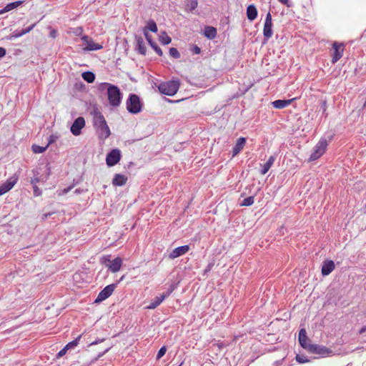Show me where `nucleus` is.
Masks as SVG:
<instances>
[{
    "label": "nucleus",
    "mask_w": 366,
    "mask_h": 366,
    "mask_svg": "<svg viewBox=\"0 0 366 366\" xmlns=\"http://www.w3.org/2000/svg\"><path fill=\"white\" fill-rule=\"evenodd\" d=\"M97 89L100 92H107L109 104L111 107L117 108L121 104L123 95L117 85L108 82H102L98 85Z\"/></svg>",
    "instance_id": "f257e3e1"
},
{
    "label": "nucleus",
    "mask_w": 366,
    "mask_h": 366,
    "mask_svg": "<svg viewBox=\"0 0 366 366\" xmlns=\"http://www.w3.org/2000/svg\"><path fill=\"white\" fill-rule=\"evenodd\" d=\"M92 115L93 126L99 138L100 139L105 140L110 136L111 131L104 115L98 110V109H94Z\"/></svg>",
    "instance_id": "f03ea898"
},
{
    "label": "nucleus",
    "mask_w": 366,
    "mask_h": 366,
    "mask_svg": "<svg viewBox=\"0 0 366 366\" xmlns=\"http://www.w3.org/2000/svg\"><path fill=\"white\" fill-rule=\"evenodd\" d=\"M333 137V134L328 135V140L325 137H321L318 142L313 147L312 152L309 157V162H314L320 158L326 152L328 146V142L332 141Z\"/></svg>",
    "instance_id": "7ed1b4c3"
},
{
    "label": "nucleus",
    "mask_w": 366,
    "mask_h": 366,
    "mask_svg": "<svg viewBox=\"0 0 366 366\" xmlns=\"http://www.w3.org/2000/svg\"><path fill=\"white\" fill-rule=\"evenodd\" d=\"M179 86V80L178 79L173 78L169 81L160 83L157 86V88L161 94L172 97L177 94Z\"/></svg>",
    "instance_id": "20e7f679"
},
{
    "label": "nucleus",
    "mask_w": 366,
    "mask_h": 366,
    "mask_svg": "<svg viewBox=\"0 0 366 366\" xmlns=\"http://www.w3.org/2000/svg\"><path fill=\"white\" fill-rule=\"evenodd\" d=\"M126 107L129 113L137 114L142 112L143 104L137 94L131 93L127 99Z\"/></svg>",
    "instance_id": "39448f33"
},
{
    "label": "nucleus",
    "mask_w": 366,
    "mask_h": 366,
    "mask_svg": "<svg viewBox=\"0 0 366 366\" xmlns=\"http://www.w3.org/2000/svg\"><path fill=\"white\" fill-rule=\"evenodd\" d=\"M101 262L108 267L112 272L115 273L120 270L122 265V259L117 257L111 260L109 256H104L102 257Z\"/></svg>",
    "instance_id": "423d86ee"
},
{
    "label": "nucleus",
    "mask_w": 366,
    "mask_h": 366,
    "mask_svg": "<svg viewBox=\"0 0 366 366\" xmlns=\"http://www.w3.org/2000/svg\"><path fill=\"white\" fill-rule=\"evenodd\" d=\"M117 286V283H112L106 286L102 290L99 292L94 300V303H100L109 298L114 292Z\"/></svg>",
    "instance_id": "0eeeda50"
},
{
    "label": "nucleus",
    "mask_w": 366,
    "mask_h": 366,
    "mask_svg": "<svg viewBox=\"0 0 366 366\" xmlns=\"http://www.w3.org/2000/svg\"><path fill=\"white\" fill-rule=\"evenodd\" d=\"M272 26H273V24H272V15H271L270 12H268L265 17L264 28H263V35H264V41H268L272 36V34H273Z\"/></svg>",
    "instance_id": "6e6552de"
},
{
    "label": "nucleus",
    "mask_w": 366,
    "mask_h": 366,
    "mask_svg": "<svg viewBox=\"0 0 366 366\" xmlns=\"http://www.w3.org/2000/svg\"><path fill=\"white\" fill-rule=\"evenodd\" d=\"M122 154L119 149H112L106 157V163L108 167H113L118 164L121 159Z\"/></svg>",
    "instance_id": "1a4fd4ad"
},
{
    "label": "nucleus",
    "mask_w": 366,
    "mask_h": 366,
    "mask_svg": "<svg viewBox=\"0 0 366 366\" xmlns=\"http://www.w3.org/2000/svg\"><path fill=\"white\" fill-rule=\"evenodd\" d=\"M18 179L19 176L16 174H14L12 177L7 179L6 181L0 186V196L10 191L16 184Z\"/></svg>",
    "instance_id": "9d476101"
},
{
    "label": "nucleus",
    "mask_w": 366,
    "mask_h": 366,
    "mask_svg": "<svg viewBox=\"0 0 366 366\" xmlns=\"http://www.w3.org/2000/svg\"><path fill=\"white\" fill-rule=\"evenodd\" d=\"M307 350L311 353L323 356L330 355L332 353V352L325 346L315 344L310 345Z\"/></svg>",
    "instance_id": "9b49d317"
},
{
    "label": "nucleus",
    "mask_w": 366,
    "mask_h": 366,
    "mask_svg": "<svg viewBox=\"0 0 366 366\" xmlns=\"http://www.w3.org/2000/svg\"><path fill=\"white\" fill-rule=\"evenodd\" d=\"M85 127V120L84 117H77L71 124L70 127V131L71 134L74 136H79L81 129Z\"/></svg>",
    "instance_id": "f8f14e48"
},
{
    "label": "nucleus",
    "mask_w": 366,
    "mask_h": 366,
    "mask_svg": "<svg viewBox=\"0 0 366 366\" xmlns=\"http://www.w3.org/2000/svg\"><path fill=\"white\" fill-rule=\"evenodd\" d=\"M81 39L86 45V47L84 48V50L86 51H98L103 48L102 45L94 42V41L87 35H83Z\"/></svg>",
    "instance_id": "ddd939ff"
},
{
    "label": "nucleus",
    "mask_w": 366,
    "mask_h": 366,
    "mask_svg": "<svg viewBox=\"0 0 366 366\" xmlns=\"http://www.w3.org/2000/svg\"><path fill=\"white\" fill-rule=\"evenodd\" d=\"M343 46V44H340L339 43L335 41L332 44V49L334 50L333 54L332 55V62L333 64L338 61L343 55L344 49L341 48Z\"/></svg>",
    "instance_id": "4468645a"
},
{
    "label": "nucleus",
    "mask_w": 366,
    "mask_h": 366,
    "mask_svg": "<svg viewBox=\"0 0 366 366\" xmlns=\"http://www.w3.org/2000/svg\"><path fill=\"white\" fill-rule=\"evenodd\" d=\"M36 23H34L31 26H29L25 29H23L22 30H20V31L16 30L10 35L6 36V39L11 41V40L16 39L17 38H19V37L22 36L23 35H24L27 33H29L36 26Z\"/></svg>",
    "instance_id": "2eb2a0df"
},
{
    "label": "nucleus",
    "mask_w": 366,
    "mask_h": 366,
    "mask_svg": "<svg viewBox=\"0 0 366 366\" xmlns=\"http://www.w3.org/2000/svg\"><path fill=\"white\" fill-rule=\"evenodd\" d=\"M189 249V246L182 245L174 248L169 254V258L174 259L186 254Z\"/></svg>",
    "instance_id": "dca6fc26"
},
{
    "label": "nucleus",
    "mask_w": 366,
    "mask_h": 366,
    "mask_svg": "<svg viewBox=\"0 0 366 366\" xmlns=\"http://www.w3.org/2000/svg\"><path fill=\"white\" fill-rule=\"evenodd\" d=\"M335 267V265L332 260L324 261L321 269L322 276L329 275L334 270Z\"/></svg>",
    "instance_id": "f3484780"
},
{
    "label": "nucleus",
    "mask_w": 366,
    "mask_h": 366,
    "mask_svg": "<svg viewBox=\"0 0 366 366\" xmlns=\"http://www.w3.org/2000/svg\"><path fill=\"white\" fill-rule=\"evenodd\" d=\"M144 35L149 44V46L155 51V52L159 56L163 55V51L161 48L157 45L156 42L152 41L151 36L148 34L147 31L144 30Z\"/></svg>",
    "instance_id": "a211bd4d"
},
{
    "label": "nucleus",
    "mask_w": 366,
    "mask_h": 366,
    "mask_svg": "<svg viewBox=\"0 0 366 366\" xmlns=\"http://www.w3.org/2000/svg\"><path fill=\"white\" fill-rule=\"evenodd\" d=\"M308 340H309V339L307 335L306 330L304 328L301 329L299 331V335H298V341H299L300 346L302 348L307 350V347H309V345H310V344L307 343Z\"/></svg>",
    "instance_id": "6ab92c4d"
},
{
    "label": "nucleus",
    "mask_w": 366,
    "mask_h": 366,
    "mask_svg": "<svg viewBox=\"0 0 366 366\" xmlns=\"http://www.w3.org/2000/svg\"><path fill=\"white\" fill-rule=\"evenodd\" d=\"M247 139L245 137H239L237 139L235 145L232 148V157L237 155L244 148Z\"/></svg>",
    "instance_id": "aec40b11"
},
{
    "label": "nucleus",
    "mask_w": 366,
    "mask_h": 366,
    "mask_svg": "<svg viewBox=\"0 0 366 366\" xmlns=\"http://www.w3.org/2000/svg\"><path fill=\"white\" fill-rule=\"evenodd\" d=\"M295 99H277L272 102V104L274 108L282 109L287 106H289Z\"/></svg>",
    "instance_id": "412c9836"
},
{
    "label": "nucleus",
    "mask_w": 366,
    "mask_h": 366,
    "mask_svg": "<svg viewBox=\"0 0 366 366\" xmlns=\"http://www.w3.org/2000/svg\"><path fill=\"white\" fill-rule=\"evenodd\" d=\"M247 17L250 21H254L257 17L258 14L257 9L256 6L254 4H249L247 7V11H246Z\"/></svg>",
    "instance_id": "4be33fe9"
},
{
    "label": "nucleus",
    "mask_w": 366,
    "mask_h": 366,
    "mask_svg": "<svg viewBox=\"0 0 366 366\" xmlns=\"http://www.w3.org/2000/svg\"><path fill=\"white\" fill-rule=\"evenodd\" d=\"M127 181V177L122 174H116L112 179V184L114 186L122 187L124 186Z\"/></svg>",
    "instance_id": "5701e85b"
},
{
    "label": "nucleus",
    "mask_w": 366,
    "mask_h": 366,
    "mask_svg": "<svg viewBox=\"0 0 366 366\" xmlns=\"http://www.w3.org/2000/svg\"><path fill=\"white\" fill-rule=\"evenodd\" d=\"M204 36L208 39H214L217 36V29L212 26H206L204 30Z\"/></svg>",
    "instance_id": "b1692460"
},
{
    "label": "nucleus",
    "mask_w": 366,
    "mask_h": 366,
    "mask_svg": "<svg viewBox=\"0 0 366 366\" xmlns=\"http://www.w3.org/2000/svg\"><path fill=\"white\" fill-rule=\"evenodd\" d=\"M275 161V157L274 156H270L266 163H264L262 166V169L260 170V174L262 175H264L271 168V167L273 165L274 162Z\"/></svg>",
    "instance_id": "393cba45"
},
{
    "label": "nucleus",
    "mask_w": 366,
    "mask_h": 366,
    "mask_svg": "<svg viewBox=\"0 0 366 366\" xmlns=\"http://www.w3.org/2000/svg\"><path fill=\"white\" fill-rule=\"evenodd\" d=\"M24 1H16L7 4L2 10L0 11V14L9 11L12 9L17 8L19 6L24 4Z\"/></svg>",
    "instance_id": "a878e982"
},
{
    "label": "nucleus",
    "mask_w": 366,
    "mask_h": 366,
    "mask_svg": "<svg viewBox=\"0 0 366 366\" xmlns=\"http://www.w3.org/2000/svg\"><path fill=\"white\" fill-rule=\"evenodd\" d=\"M136 41H137L136 49H137V51L142 55H145L147 49H146V46L144 45L143 39L141 36H139V37L137 38Z\"/></svg>",
    "instance_id": "bb28decb"
},
{
    "label": "nucleus",
    "mask_w": 366,
    "mask_h": 366,
    "mask_svg": "<svg viewBox=\"0 0 366 366\" xmlns=\"http://www.w3.org/2000/svg\"><path fill=\"white\" fill-rule=\"evenodd\" d=\"M164 300V297H162L161 295L156 297L154 300H152L150 304L148 306H147V309L154 310L157 308Z\"/></svg>",
    "instance_id": "cd10ccee"
},
{
    "label": "nucleus",
    "mask_w": 366,
    "mask_h": 366,
    "mask_svg": "<svg viewBox=\"0 0 366 366\" xmlns=\"http://www.w3.org/2000/svg\"><path fill=\"white\" fill-rule=\"evenodd\" d=\"M327 102L326 99H321L319 104V111L322 112V117L326 119L328 117V113L327 112Z\"/></svg>",
    "instance_id": "c85d7f7f"
},
{
    "label": "nucleus",
    "mask_w": 366,
    "mask_h": 366,
    "mask_svg": "<svg viewBox=\"0 0 366 366\" xmlns=\"http://www.w3.org/2000/svg\"><path fill=\"white\" fill-rule=\"evenodd\" d=\"M82 79L87 83H93L95 80V74L92 71H84L81 74Z\"/></svg>",
    "instance_id": "c756f323"
},
{
    "label": "nucleus",
    "mask_w": 366,
    "mask_h": 366,
    "mask_svg": "<svg viewBox=\"0 0 366 366\" xmlns=\"http://www.w3.org/2000/svg\"><path fill=\"white\" fill-rule=\"evenodd\" d=\"M147 29L151 31L152 32H157L158 29L156 22L153 19H149L147 23V26L144 30L147 31Z\"/></svg>",
    "instance_id": "7c9ffc66"
},
{
    "label": "nucleus",
    "mask_w": 366,
    "mask_h": 366,
    "mask_svg": "<svg viewBox=\"0 0 366 366\" xmlns=\"http://www.w3.org/2000/svg\"><path fill=\"white\" fill-rule=\"evenodd\" d=\"M198 6L197 0H188L186 4L187 10L192 12Z\"/></svg>",
    "instance_id": "2f4dec72"
},
{
    "label": "nucleus",
    "mask_w": 366,
    "mask_h": 366,
    "mask_svg": "<svg viewBox=\"0 0 366 366\" xmlns=\"http://www.w3.org/2000/svg\"><path fill=\"white\" fill-rule=\"evenodd\" d=\"M159 41L162 44L167 45L169 44L172 41V38L169 36L166 32H163L162 35L159 36Z\"/></svg>",
    "instance_id": "473e14b6"
},
{
    "label": "nucleus",
    "mask_w": 366,
    "mask_h": 366,
    "mask_svg": "<svg viewBox=\"0 0 366 366\" xmlns=\"http://www.w3.org/2000/svg\"><path fill=\"white\" fill-rule=\"evenodd\" d=\"M48 148V145L41 147L37 144H33L31 147L32 152L35 154H41L45 152Z\"/></svg>",
    "instance_id": "72a5a7b5"
},
{
    "label": "nucleus",
    "mask_w": 366,
    "mask_h": 366,
    "mask_svg": "<svg viewBox=\"0 0 366 366\" xmlns=\"http://www.w3.org/2000/svg\"><path fill=\"white\" fill-rule=\"evenodd\" d=\"M254 201V198L253 196H249L243 199V201L239 204L240 206L242 207H249L253 204Z\"/></svg>",
    "instance_id": "f704fd0d"
},
{
    "label": "nucleus",
    "mask_w": 366,
    "mask_h": 366,
    "mask_svg": "<svg viewBox=\"0 0 366 366\" xmlns=\"http://www.w3.org/2000/svg\"><path fill=\"white\" fill-rule=\"evenodd\" d=\"M81 335H79L76 338H75L74 340H72V341L69 342V343H67L65 345L66 349L69 350L70 349H73L75 347H76L78 345V344H79V340L81 339Z\"/></svg>",
    "instance_id": "c9c22d12"
},
{
    "label": "nucleus",
    "mask_w": 366,
    "mask_h": 366,
    "mask_svg": "<svg viewBox=\"0 0 366 366\" xmlns=\"http://www.w3.org/2000/svg\"><path fill=\"white\" fill-rule=\"evenodd\" d=\"M111 347L112 346L108 345L102 352H99V354L92 360L91 363H94L97 362L99 358L107 353L110 350Z\"/></svg>",
    "instance_id": "e433bc0d"
},
{
    "label": "nucleus",
    "mask_w": 366,
    "mask_h": 366,
    "mask_svg": "<svg viewBox=\"0 0 366 366\" xmlns=\"http://www.w3.org/2000/svg\"><path fill=\"white\" fill-rule=\"evenodd\" d=\"M295 360L298 363L303 364L310 362V360L303 355H297L295 357Z\"/></svg>",
    "instance_id": "4c0bfd02"
},
{
    "label": "nucleus",
    "mask_w": 366,
    "mask_h": 366,
    "mask_svg": "<svg viewBox=\"0 0 366 366\" xmlns=\"http://www.w3.org/2000/svg\"><path fill=\"white\" fill-rule=\"evenodd\" d=\"M34 177L31 179V184L32 185H36L37 183L41 181V178L39 177V172L37 171H33Z\"/></svg>",
    "instance_id": "58836bf2"
},
{
    "label": "nucleus",
    "mask_w": 366,
    "mask_h": 366,
    "mask_svg": "<svg viewBox=\"0 0 366 366\" xmlns=\"http://www.w3.org/2000/svg\"><path fill=\"white\" fill-rule=\"evenodd\" d=\"M176 289V285L174 284H172L167 289V292L162 295H161L162 297H164V300L169 297L173 291Z\"/></svg>",
    "instance_id": "ea45409f"
},
{
    "label": "nucleus",
    "mask_w": 366,
    "mask_h": 366,
    "mask_svg": "<svg viewBox=\"0 0 366 366\" xmlns=\"http://www.w3.org/2000/svg\"><path fill=\"white\" fill-rule=\"evenodd\" d=\"M169 55L174 59H178L180 57V53L174 47H172L169 49Z\"/></svg>",
    "instance_id": "a19ab883"
},
{
    "label": "nucleus",
    "mask_w": 366,
    "mask_h": 366,
    "mask_svg": "<svg viewBox=\"0 0 366 366\" xmlns=\"http://www.w3.org/2000/svg\"><path fill=\"white\" fill-rule=\"evenodd\" d=\"M167 352V347L166 346H162L158 351L157 352V360H159L160 358H162L166 353Z\"/></svg>",
    "instance_id": "79ce46f5"
},
{
    "label": "nucleus",
    "mask_w": 366,
    "mask_h": 366,
    "mask_svg": "<svg viewBox=\"0 0 366 366\" xmlns=\"http://www.w3.org/2000/svg\"><path fill=\"white\" fill-rule=\"evenodd\" d=\"M32 187H33V192H34V195L35 197H39L42 194V192L41 190L38 187L37 185H32Z\"/></svg>",
    "instance_id": "37998d69"
},
{
    "label": "nucleus",
    "mask_w": 366,
    "mask_h": 366,
    "mask_svg": "<svg viewBox=\"0 0 366 366\" xmlns=\"http://www.w3.org/2000/svg\"><path fill=\"white\" fill-rule=\"evenodd\" d=\"M57 139H58V136L57 135H56V134L50 135L49 139H48V143H47L46 145H48V147H49L50 144L54 143L56 141Z\"/></svg>",
    "instance_id": "c03bdc74"
},
{
    "label": "nucleus",
    "mask_w": 366,
    "mask_h": 366,
    "mask_svg": "<svg viewBox=\"0 0 366 366\" xmlns=\"http://www.w3.org/2000/svg\"><path fill=\"white\" fill-rule=\"evenodd\" d=\"M190 51L194 54H199L201 52V49L197 45L194 44L192 46Z\"/></svg>",
    "instance_id": "a18cd8bd"
},
{
    "label": "nucleus",
    "mask_w": 366,
    "mask_h": 366,
    "mask_svg": "<svg viewBox=\"0 0 366 366\" xmlns=\"http://www.w3.org/2000/svg\"><path fill=\"white\" fill-rule=\"evenodd\" d=\"M68 351V350L66 349V347L64 346L57 354H56V357L57 358H60L61 357H63L66 353V352Z\"/></svg>",
    "instance_id": "49530a36"
},
{
    "label": "nucleus",
    "mask_w": 366,
    "mask_h": 366,
    "mask_svg": "<svg viewBox=\"0 0 366 366\" xmlns=\"http://www.w3.org/2000/svg\"><path fill=\"white\" fill-rule=\"evenodd\" d=\"M74 187L73 185H71V186H69L67 187L66 188H64V189H62L60 192H59V194L60 195H64V194H66L69 191L71 190V189Z\"/></svg>",
    "instance_id": "de8ad7c7"
},
{
    "label": "nucleus",
    "mask_w": 366,
    "mask_h": 366,
    "mask_svg": "<svg viewBox=\"0 0 366 366\" xmlns=\"http://www.w3.org/2000/svg\"><path fill=\"white\" fill-rule=\"evenodd\" d=\"M104 340H105V339H104V338H102V339H97V340H96L95 341H94V342H91V343L89 344V346L96 345H97V344H99V343H100V342H104Z\"/></svg>",
    "instance_id": "09e8293b"
},
{
    "label": "nucleus",
    "mask_w": 366,
    "mask_h": 366,
    "mask_svg": "<svg viewBox=\"0 0 366 366\" xmlns=\"http://www.w3.org/2000/svg\"><path fill=\"white\" fill-rule=\"evenodd\" d=\"M281 4L287 6V7H290L292 4L290 2V0H278Z\"/></svg>",
    "instance_id": "8fccbe9b"
},
{
    "label": "nucleus",
    "mask_w": 366,
    "mask_h": 366,
    "mask_svg": "<svg viewBox=\"0 0 366 366\" xmlns=\"http://www.w3.org/2000/svg\"><path fill=\"white\" fill-rule=\"evenodd\" d=\"M49 36L55 39L57 36V31L55 29H51L49 34Z\"/></svg>",
    "instance_id": "3c124183"
},
{
    "label": "nucleus",
    "mask_w": 366,
    "mask_h": 366,
    "mask_svg": "<svg viewBox=\"0 0 366 366\" xmlns=\"http://www.w3.org/2000/svg\"><path fill=\"white\" fill-rule=\"evenodd\" d=\"M6 54V51L4 48L0 47V59L4 57Z\"/></svg>",
    "instance_id": "603ef678"
},
{
    "label": "nucleus",
    "mask_w": 366,
    "mask_h": 366,
    "mask_svg": "<svg viewBox=\"0 0 366 366\" xmlns=\"http://www.w3.org/2000/svg\"><path fill=\"white\" fill-rule=\"evenodd\" d=\"M213 265H214V263L208 264V265L207 266V267L204 269V273L209 272L212 269Z\"/></svg>",
    "instance_id": "864d4df0"
},
{
    "label": "nucleus",
    "mask_w": 366,
    "mask_h": 366,
    "mask_svg": "<svg viewBox=\"0 0 366 366\" xmlns=\"http://www.w3.org/2000/svg\"><path fill=\"white\" fill-rule=\"evenodd\" d=\"M166 100L168 102H170V103H178V102H180L181 101L183 100V99H178V100H172V99H166Z\"/></svg>",
    "instance_id": "5fc2aeb1"
},
{
    "label": "nucleus",
    "mask_w": 366,
    "mask_h": 366,
    "mask_svg": "<svg viewBox=\"0 0 366 366\" xmlns=\"http://www.w3.org/2000/svg\"><path fill=\"white\" fill-rule=\"evenodd\" d=\"M83 29L81 27H78L75 31L76 35H80L82 32Z\"/></svg>",
    "instance_id": "6e6d98bb"
},
{
    "label": "nucleus",
    "mask_w": 366,
    "mask_h": 366,
    "mask_svg": "<svg viewBox=\"0 0 366 366\" xmlns=\"http://www.w3.org/2000/svg\"><path fill=\"white\" fill-rule=\"evenodd\" d=\"M366 332V326H363L359 331L360 334H363Z\"/></svg>",
    "instance_id": "4d7b16f0"
},
{
    "label": "nucleus",
    "mask_w": 366,
    "mask_h": 366,
    "mask_svg": "<svg viewBox=\"0 0 366 366\" xmlns=\"http://www.w3.org/2000/svg\"><path fill=\"white\" fill-rule=\"evenodd\" d=\"M46 170H47V176L50 174L51 169L49 165H46Z\"/></svg>",
    "instance_id": "13d9d810"
},
{
    "label": "nucleus",
    "mask_w": 366,
    "mask_h": 366,
    "mask_svg": "<svg viewBox=\"0 0 366 366\" xmlns=\"http://www.w3.org/2000/svg\"><path fill=\"white\" fill-rule=\"evenodd\" d=\"M50 215L49 213L44 214V218H47Z\"/></svg>",
    "instance_id": "bf43d9fd"
},
{
    "label": "nucleus",
    "mask_w": 366,
    "mask_h": 366,
    "mask_svg": "<svg viewBox=\"0 0 366 366\" xmlns=\"http://www.w3.org/2000/svg\"><path fill=\"white\" fill-rule=\"evenodd\" d=\"M75 193H76V194H79V193H80V190H79V189H76L75 190Z\"/></svg>",
    "instance_id": "052dcab7"
},
{
    "label": "nucleus",
    "mask_w": 366,
    "mask_h": 366,
    "mask_svg": "<svg viewBox=\"0 0 366 366\" xmlns=\"http://www.w3.org/2000/svg\"><path fill=\"white\" fill-rule=\"evenodd\" d=\"M183 365V362L180 363L179 366H182Z\"/></svg>",
    "instance_id": "680f3d73"
}]
</instances>
